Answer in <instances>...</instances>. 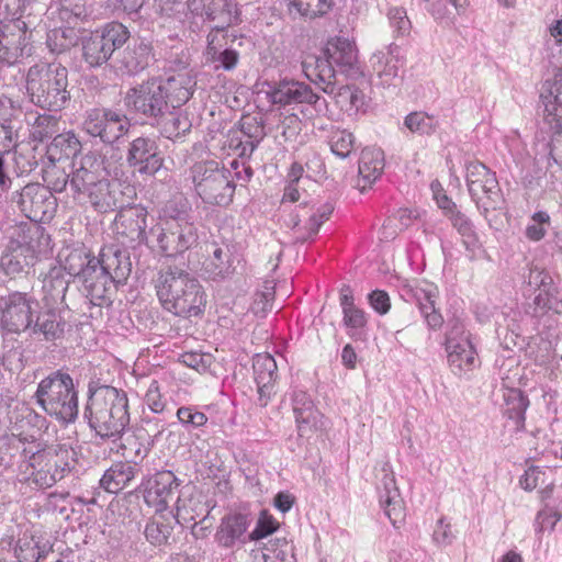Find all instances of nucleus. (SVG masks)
<instances>
[{
  "instance_id": "nucleus-1",
  "label": "nucleus",
  "mask_w": 562,
  "mask_h": 562,
  "mask_svg": "<svg viewBox=\"0 0 562 562\" xmlns=\"http://www.w3.org/2000/svg\"><path fill=\"white\" fill-rule=\"evenodd\" d=\"M89 427L102 439L121 438L130 424L126 392L110 385L92 389L85 407Z\"/></svg>"
},
{
  "instance_id": "nucleus-2",
  "label": "nucleus",
  "mask_w": 562,
  "mask_h": 562,
  "mask_svg": "<svg viewBox=\"0 0 562 562\" xmlns=\"http://www.w3.org/2000/svg\"><path fill=\"white\" fill-rule=\"evenodd\" d=\"M25 92L36 106L57 112L70 101L68 70L61 64L40 61L25 74Z\"/></svg>"
},
{
  "instance_id": "nucleus-3",
  "label": "nucleus",
  "mask_w": 562,
  "mask_h": 562,
  "mask_svg": "<svg viewBox=\"0 0 562 562\" xmlns=\"http://www.w3.org/2000/svg\"><path fill=\"white\" fill-rule=\"evenodd\" d=\"M155 288L165 310L175 315L196 316L205 305V294L199 281L178 267L160 271Z\"/></svg>"
},
{
  "instance_id": "nucleus-4",
  "label": "nucleus",
  "mask_w": 562,
  "mask_h": 562,
  "mask_svg": "<svg viewBox=\"0 0 562 562\" xmlns=\"http://www.w3.org/2000/svg\"><path fill=\"white\" fill-rule=\"evenodd\" d=\"M467 187L477 211L495 231L504 226L505 199L496 173L480 161L467 165Z\"/></svg>"
},
{
  "instance_id": "nucleus-5",
  "label": "nucleus",
  "mask_w": 562,
  "mask_h": 562,
  "mask_svg": "<svg viewBox=\"0 0 562 562\" xmlns=\"http://www.w3.org/2000/svg\"><path fill=\"white\" fill-rule=\"evenodd\" d=\"M34 397L47 415L63 424L78 417V391L67 372L57 370L41 380Z\"/></svg>"
},
{
  "instance_id": "nucleus-6",
  "label": "nucleus",
  "mask_w": 562,
  "mask_h": 562,
  "mask_svg": "<svg viewBox=\"0 0 562 562\" xmlns=\"http://www.w3.org/2000/svg\"><path fill=\"white\" fill-rule=\"evenodd\" d=\"M196 194L203 202L226 206L234 196L235 184L231 171L214 160L199 161L190 169Z\"/></svg>"
},
{
  "instance_id": "nucleus-7",
  "label": "nucleus",
  "mask_w": 562,
  "mask_h": 562,
  "mask_svg": "<svg viewBox=\"0 0 562 562\" xmlns=\"http://www.w3.org/2000/svg\"><path fill=\"white\" fill-rule=\"evenodd\" d=\"M542 123L552 132L547 144L548 168L552 164L562 169V75L554 80H546L540 91Z\"/></svg>"
},
{
  "instance_id": "nucleus-8",
  "label": "nucleus",
  "mask_w": 562,
  "mask_h": 562,
  "mask_svg": "<svg viewBox=\"0 0 562 562\" xmlns=\"http://www.w3.org/2000/svg\"><path fill=\"white\" fill-rule=\"evenodd\" d=\"M75 451L66 446L33 453L30 457V467L33 469L30 480L40 488L53 486L75 468Z\"/></svg>"
},
{
  "instance_id": "nucleus-9",
  "label": "nucleus",
  "mask_w": 562,
  "mask_h": 562,
  "mask_svg": "<svg viewBox=\"0 0 562 562\" xmlns=\"http://www.w3.org/2000/svg\"><path fill=\"white\" fill-rule=\"evenodd\" d=\"M149 234L155 237L160 251L167 257L182 254L198 241L196 228L184 213L162 220L150 228Z\"/></svg>"
},
{
  "instance_id": "nucleus-10",
  "label": "nucleus",
  "mask_w": 562,
  "mask_h": 562,
  "mask_svg": "<svg viewBox=\"0 0 562 562\" xmlns=\"http://www.w3.org/2000/svg\"><path fill=\"white\" fill-rule=\"evenodd\" d=\"M130 38L125 25L119 22L105 24L102 29L92 32L82 41V56L91 67L106 63L113 53L121 48Z\"/></svg>"
},
{
  "instance_id": "nucleus-11",
  "label": "nucleus",
  "mask_w": 562,
  "mask_h": 562,
  "mask_svg": "<svg viewBox=\"0 0 562 562\" xmlns=\"http://www.w3.org/2000/svg\"><path fill=\"white\" fill-rule=\"evenodd\" d=\"M40 302L26 292L14 291L0 296V324L9 333H29L35 322Z\"/></svg>"
},
{
  "instance_id": "nucleus-12",
  "label": "nucleus",
  "mask_w": 562,
  "mask_h": 562,
  "mask_svg": "<svg viewBox=\"0 0 562 562\" xmlns=\"http://www.w3.org/2000/svg\"><path fill=\"white\" fill-rule=\"evenodd\" d=\"M446 351L449 369L456 376H464L480 364L470 334L458 321L446 334Z\"/></svg>"
},
{
  "instance_id": "nucleus-13",
  "label": "nucleus",
  "mask_w": 562,
  "mask_h": 562,
  "mask_svg": "<svg viewBox=\"0 0 562 562\" xmlns=\"http://www.w3.org/2000/svg\"><path fill=\"white\" fill-rule=\"evenodd\" d=\"M124 104L128 111L135 114L158 120L168 110L161 80L151 79L131 88L124 97Z\"/></svg>"
},
{
  "instance_id": "nucleus-14",
  "label": "nucleus",
  "mask_w": 562,
  "mask_h": 562,
  "mask_svg": "<svg viewBox=\"0 0 562 562\" xmlns=\"http://www.w3.org/2000/svg\"><path fill=\"white\" fill-rule=\"evenodd\" d=\"M131 127L126 115L110 109H93L87 113L83 130L93 137H100L104 144H114Z\"/></svg>"
},
{
  "instance_id": "nucleus-15",
  "label": "nucleus",
  "mask_w": 562,
  "mask_h": 562,
  "mask_svg": "<svg viewBox=\"0 0 562 562\" xmlns=\"http://www.w3.org/2000/svg\"><path fill=\"white\" fill-rule=\"evenodd\" d=\"M179 480L171 471H160L143 482L145 503L156 513L165 512L170 503L179 501Z\"/></svg>"
},
{
  "instance_id": "nucleus-16",
  "label": "nucleus",
  "mask_w": 562,
  "mask_h": 562,
  "mask_svg": "<svg viewBox=\"0 0 562 562\" xmlns=\"http://www.w3.org/2000/svg\"><path fill=\"white\" fill-rule=\"evenodd\" d=\"M72 173L70 177V188L77 199L109 177L104 159L97 153H88L72 162Z\"/></svg>"
},
{
  "instance_id": "nucleus-17",
  "label": "nucleus",
  "mask_w": 562,
  "mask_h": 562,
  "mask_svg": "<svg viewBox=\"0 0 562 562\" xmlns=\"http://www.w3.org/2000/svg\"><path fill=\"white\" fill-rule=\"evenodd\" d=\"M13 200L21 212L33 222H43L50 216L54 199L48 188L38 183H29L20 192H16Z\"/></svg>"
},
{
  "instance_id": "nucleus-18",
  "label": "nucleus",
  "mask_w": 562,
  "mask_h": 562,
  "mask_svg": "<svg viewBox=\"0 0 562 562\" xmlns=\"http://www.w3.org/2000/svg\"><path fill=\"white\" fill-rule=\"evenodd\" d=\"M114 220V231L122 243L142 244L147 239L148 212L140 205L119 207Z\"/></svg>"
},
{
  "instance_id": "nucleus-19",
  "label": "nucleus",
  "mask_w": 562,
  "mask_h": 562,
  "mask_svg": "<svg viewBox=\"0 0 562 562\" xmlns=\"http://www.w3.org/2000/svg\"><path fill=\"white\" fill-rule=\"evenodd\" d=\"M267 95L273 104L306 103L314 105L318 112L326 108V101L321 100L308 85L301 81L282 80Z\"/></svg>"
},
{
  "instance_id": "nucleus-20",
  "label": "nucleus",
  "mask_w": 562,
  "mask_h": 562,
  "mask_svg": "<svg viewBox=\"0 0 562 562\" xmlns=\"http://www.w3.org/2000/svg\"><path fill=\"white\" fill-rule=\"evenodd\" d=\"M126 161L140 175H155L162 166L158 145L149 137H137L130 143Z\"/></svg>"
},
{
  "instance_id": "nucleus-21",
  "label": "nucleus",
  "mask_w": 562,
  "mask_h": 562,
  "mask_svg": "<svg viewBox=\"0 0 562 562\" xmlns=\"http://www.w3.org/2000/svg\"><path fill=\"white\" fill-rule=\"evenodd\" d=\"M383 476L378 484V495L381 507L394 527L405 518V506L396 485L394 473L389 463L382 468Z\"/></svg>"
},
{
  "instance_id": "nucleus-22",
  "label": "nucleus",
  "mask_w": 562,
  "mask_h": 562,
  "mask_svg": "<svg viewBox=\"0 0 562 562\" xmlns=\"http://www.w3.org/2000/svg\"><path fill=\"white\" fill-rule=\"evenodd\" d=\"M265 136L261 119L247 115L240 121V130L229 134L227 144L239 157H250Z\"/></svg>"
},
{
  "instance_id": "nucleus-23",
  "label": "nucleus",
  "mask_w": 562,
  "mask_h": 562,
  "mask_svg": "<svg viewBox=\"0 0 562 562\" xmlns=\"http://www.w3.org/2000/svg\"><path fill=\"white\" fill-rule=\"evenodd\" d=\"M81 198L98 213H109L124 206L126 200L121 184L109 177L85 192Z\"/></svg>"
},
{
  "instance_id": "nucleus-24",
  "label": "nucleus",
  "mask_w": 562,
  "mask_h": 562,
  "mask_svg": "<svg viewBox=\"0 0 562 562\" xmlns=\"http://www.w3.org/2000/svg\"><path fill=\"white\" fill-rule=\"evenodd\" d=\"M26 23L20 18L0 23V64L12 65L25 45Z\"/></svg>"
},
{
  "instance_id": "nucleus-25",
  "label": "nucleus",
  "mask_w": 562,
  "mask_h": 562,
  "mask_svg": "<svg viewBox=\"0 0 562 562\" xmlns=\"http://www.w3.org/2000/svg\"><path fill=\"white\" fill-rule=\"evenodd\" d=\"M437 289L432 284L406 285L402 290L405 301L415 303L430 328H439L443 318L435 307Z\"/></svg>"
},
{
  "instance_id": "nucleus-26",
  "label": "nucleus",
  "mask_w": 562,
  "mask_h": 562,
  "mask_svg": "<svg viewBox=\"0 0 562 562\" xmlns=\"http://www.w3.org/2000/svg\"><path fill=\"white\" fill-rule=\"evenodd\" d=\"M250 518L246 514L233 513L225 515L214 535L217 544L225 549H232L236 543H246L245 535L250 526Z\"/></svg>"
},
{
  "instance_id": "nucleus-27",
  "label": "nucleus",
  "mask_w": 562,
  "mask_h": 562,
  "mask_svg": "<svg viewBox=\"0 0 562 562\" xmlns=\"http://www.w3.org/2000/svg\"><path fill=\"white\" fill-rule=\"evenodd\" d=\"M97 260L100 262L99 267L104 270L117 285L124 283L132 271L128 254L115 246L102 248Z\"/></svg>"
},
{
  "instance_id": "nucleus-28",
  "label": "nucleus",
  "mask_w": 562,
  "mask_h": 562,
  "mask_svg": "<svg viewBox=\"0 0 562 562\" xmlns=\"http://www.w3.org/2000/svg\"><path fill=\"white\" fill-rule=\"evenodd\" d=\"M99 263L98 260L93 261V266L86 269V274L80 280L87 292V296L90 297L91 302L95 305H101L111 290L117 285L115 281L99 267Z\"/></svg>"
},
{
  "instance_id": "nucleus-29",
  "label": "nucleus",
  "mask_w": 562,
  "mask_h": 562,
  "mask_svg": "<svg viewBox=\"0 0 562 562\" xmlns=\"http://www.w3.org/2000/svg\"><path fill=\"white\" fill-rule=\"evenodd\" d=\"M302 70L310 81L323 87L336 81V70L331 59L326 56L325 48L321 55L307 54L302 60Z\"/></svg>"
},
{
  "instance_id": "nucleus-30",
  "label": "nucleus",
  "mask_w": 562,
  "mask_h": 562,
  "mask_svg": "<svg viewBox=\"0 0 562 562\" xmlns=\"http://www.w3.org/2000/svg\"><path fill=\"white\" fill-rule=\"evenodd\" d=\"M326 56L341 72L353 75L358 71V57L355 45L347 38L336 37L327 43Z\"/></svg>"
},
{
  "instance_id": "nucleus-31",
  "label": "nucleus",
  "mask_w": 562,
  "mask_h": 562,
  "mask_svg": "<svg viewBox=\"0 0 562 562\" xmlns=\"http://www.w3.org/2000/svg\"><path fill=\"white\" fill-rule=\"evenodd\" d=\"M398 46L395 44L375 52L370 58L373 71L385 86L392 85L393 80L398 77Z\"/></svg>"
},
{
  "instance_id": "nucleus-32",
  "label": "nucleus",
  "mask_w": 562,
  "mask_h": 562,
  "mask_svg": "<svg viewBox=\"0 0 562 562\" xmlns=\"http://www.w3.org/2000/svg\"><path fill=\"white\" fill-rule=\"evenodd\" d=\"M161 86L168 101V109H179L192 97L195 81L188 74H177L161 81Z\"/></svg>"
},
{
  "instance_id": "nucleus-33",
  "label": "nucleus",
  "mask_w": 562,
  "mask_h": 562,
  "mask_svg": "<svg viewBox=\"0 0 562 562\" xmlns=\"http://www.w3.org/2000/svg\"><path fill=\"white\" fill-rule=\"evenodd\" d=\"M384 169V154L379 148H364L359 159L358 188L363 191L380 178Z\"/></svg>"
},
{
  "instance_id": "nucleus-34",
  "label": "nucleus",
  "mask_w": 562,
  "mask_h": 562,
  "mask_svg": "<svg viewBox=\"0 0 562 562\" xmlns=\"http://www.w3.org/2000/svg\"><path fill=\"white\" fill-rule=\"evenodd\" d=\"M340 306L342 310V322L349 336L360 337L367 326L366 313L356 306L352 291L349 285L340 290Z\"/></svg>"
},
{
  "instance_id": "nucleus-35",
  "label": "nucleus",
  "mask_w": 562,
  "mask_h": 562,
  "mask_svg": "<svg viewBox=\"0 0 562 562\" xmlns=\"http://www.w3.org/2000/svg\"><path fill=\"white\" fill-rule=\"evenodd\" d=\"M139 472L137 461L115 462L108 469L100 480L101 486L110 493H117L128 485Z\"/></svg>"
},
{
  "instance_id": "nucleus-36",
  "label": "nucleus",
  "mask_w": 562,
  "mask_h": 562,
  "mask_svg": "<svg viewBox=\"0 0 562 562\" xmlns=\"http://www.w3.org/2000/svg\"><path fill=\"white\" fill-rule=\"evenodd\" d=\"M65 325L63 317L55 311H41L40 307L29 334L31 336L42 335L45 340L55 341L64 337Z\"/></svg>"
},
{
  "instance_id": "nucleus-37",
  "label": "nucleus",
  "mask_w": 562,
  "mask_h": 562,
  "mask_svg": "<svg viewBox=\"0 0 562 562\" xmlns=\"http://www.w3.org/2000/svg\"><path fill=\"white\" fill-rule=\"evenodd\" d=\"M155 121L160 128L161 135L171 140L181 139L192 127L188 114L179 109H172V111L168 109L166 114H162Z\"/></svg>"
},
{
  "instance_id": "nucleus-38",
  "label": "nucleus",
  "mask_w": 562,
  "mask_h": 562,
  "mask_svg": "<svg viewBox=\"0 0 562 562\" xmlns=\"http://www.w3.org/2000/svg\"><path fill=\"white\" fill-rule=\"evenodd\" d=\"M323 91L333 95L340 110L348 114L357 113L364 104V95L356 86L337 87L335 81L330 86L323 87Z\"/></svg>"
},
{
  "instance_id": "nucleus-39",
  "label": "nucleus",
  "mask_w": 562,
  "mask_h": 562,
  "mask_svg": "<svg viewBox=\"0 0 562 562\" xmlns=\"http://www.w3.org/2000/svg\"><path fill=\"white\" fill-rule=\"evenodd\" d=\"M234 271L228 247L214 246L212 255L204 263V272L213 280L225 279Z\"/></svg>"
},
{
  "instance_id": "nucleus-40",
  "label": "nucleus",
  "mask_w": 562,
  "mask_h": 562,
  "mask_svg": "<svg viewBox=\"0 0 562 562\" xmlns=\"http://www.w3.org/2000/svg\"><path fill=\"white\" fill-rule=\"evenodd\" d=\"M204 14L207 20L217 22L215 25L217 31H224L237 20L235 4L232 0H211L204 8Z\"/></svg>"
},
{
  "instance_id": "nucleus-41",
  "label": "nucleus",
  "mask_w": 562,
  "mask_h": 562,
  "mask_svg": "<svg viewBox=\"0 0 562 562\" xmlns=\"http://www.w3.org/2000/svg\"><path fill=\"white\" fill-rule=\"evenodd\" d=\"M97 257H93L85 247H76L68 250L64 259V269L72 277L81 280L86 274V269L93 266Z\"/></svg>"
},
{
  "instance_id": "nucleus-42",
  "label": "nucleus",
  "mask_w": 562,
  "mask_h": 562,
  "mask_svg": "<svg viewBox=\"0 0 562 562\" xmlns=\"http://www.w3.org/2000/svg\"><path fill=\"white\" fill-rule=\"evenodd\" d=\"M205 60L207 64L213 65L214 70L232 71L239 61V53L233 48L221 50L212 42H209L205 50Z\"/></svg>"
},
{
  "instance_id": "nucleus-43",
  "label": "nucleus",
  "mask_w": 562,
  "mask_h": 562,
  "mask_svg": "<svg viewBox=\"0 0 562 562\" xmlns=\"http://www.w3.org/2000/svg\"><path fill=\"white\" fill-rule=\"evenodd\" d=\"M172 530L173 526L171 521L160 516L147 522L144 533L147 541H149L153 546L161 547L169 544Z\"/></svg>"
},
{
  "instance_id": "nucleus-44",
  "label": "nucleus",
  "mask_w": 562,
  "mask_h": 562,
  "mask_svg": "<svg viewBox=\"0 0 562 562\" xmlns=\"http://www.w3.org/2000/svg\"><path fill=\"white\" fill-rule=\"evenodd\" d=\"M256 383H274L278 378V367L270 353H257L252 360Z\"/></svg>"
},
{
  "instance_id": "nucleus-45",
  "label": "nucleus",
  "mask_w": 562,
  "mask_h": 562,
  "mask_svg": "<svg viewBox=\"0 0 562 562\" xmlns=\"http://www.w3.org/2000/svg\"><path fill=\"white\" fill-rule=\"evenodd\" d=\"M290 12L314 19L324 15L331 8L333 0H285Z\"/></svg>"
},
{
  "instance_id": "nucleus-46",
  "label": "nucleus",
  "mask_w": 562,
  "mask_h": 562,
  "mask_svg": "<svg viewBox=\"0 0 562 562\" xmlns=\"http://www.w3.org/2000/svg\"><path fill=\"white\" fill-rule=\"evenodd\" d=\"M404 126L413 134L431 135L438 127V121L423 111H415L404 119Z\"/></svg>"
},
{
  "instance_id": "nucleus-47",
  "label": "nucleus",
  "mask_w": 562,
  "mask_h": 562,
  "mask_svg": "<svg viewBox=\"0 0 562 562\" xmlns=\"http://www.w3.org/2000/svg\"><path fill=\"white\" fill-rule=\"evenodd\" d=\"M321 412L314 406L301 408L295 416L297 431L301 437L307 436L313 431L323 429L324 420Z\"/></svg>"
},
{
  "instance_id": "nucleus-48",
  "label": "nucleus",
  "mask_w": 562,
  "mask_h": 562,
  "mask_svg": "<svg viewBox=\"0 0 562 562\" xmlns=\"http://www.w3.org/2000/svg\"><path fill=\"white\" fill-rule=\"evenodd\" d=\"M10 422L14 424L13 429L21 434L26 426L36 427L44 422V418L29 405L21 404L11 412Z\"/></svg>"
},
{
  "instance_id": "nucleus-49",
  "label": "nucleus",
  "mask_w": 562,
  "mask_h": 562,
  "mask_svg": "<svg viewBox=\"0 0 562 562\" xmlns=\"http://www.w3.org/2000/svg\"><path fill=\"white\" fill-rule=\"evenodd\" d=\"M528 398L520 391H512L507 397L506 414L515 422L516 428L521 429L525 423V414L528 407Z\"/></svg>"
},
{
  "instance_id": "nucleus-50",
  "label": "nucleus",
  "mask_w": 562,
  "mask_h": 562,
  "mask_svg": "<svg viewBox=\"0 0 562 562\" xmlns=\"http://www.w3.org/2000/svg\"><path fill=\"white\" fill-rule=\"evenodd\" d=\"M77 43L74 29H54L47 35V45L53 53H63Z\"/></svg>"
},
{
  "instance_id": "nucleus-51",
  "label": "nucleus",
  "mask_w": 562,
  "mask_h": 562,
  "mask_svg": "<svg viewBox=\"0 0 562 562\" xmlns=\"http://www.w3.org/2000/svg\"><path fill=\"white\" fill-rule=\"evenodd\" d=\"M273 299L274 283L273 281H265L262 289L255 293L254 301L250 306L251 312L259 317H265L272 308Z\"/></svg>"
},
{
  "instance_id": "nucleus-52",
  "label": "nucleus",
  "mask_w": 562,
  "mask_h": 562,
  "mask_svg": "<svg viewBox=\"0 0 562 562\" xmlns=\"http://www.w3.org/2000/svg\"><path fill=\"white\" fill-rule=\"evenodd\" d=\"M452 226L464 238L467 247L476 243V234L472 221L457 207L447 213Z\"/></svg>"
},
{
  "instance_id": "nucleus-53",
  "label": "nucleus",
  "mask_w": 562,
  "mask_h": 562,
  "mask_svg": "<svg viewBox=\"0 0 562 562\" xmlns=\"http://www.w3.org/2000/svg\"><path fill=\"white\" fill-rule=\"evenodd\" d=\"M356 138L352 133L346 130L333 131L329 137L331 151L340 157H348L355 149Z\"/></svg>"
},
{
  "instance_id": "nucleus-54",
  "label": "nucleus",
  "mask_w": 562,
  "mask_h": 562,
  "mask_svg": "<svg viewBox=\"0 0 562 562\" xmlns=\"http://www.w3.org/2000/svg\"><path fill=\"white\" fill-rule=\"evenodd\" d=\"M160 12L166 15H172L183 12L186 9L192 13L202 14L201 7L196 0H155Z\"/></svg>"
},
{
  "instance_id": "nucleus-55",
  "label": "nucleus",
  "mask_w": 562,
  "mask_h": 562,
  "mask_svg": "<svg viewBox=\"0 0 562 562\" xmlns=\"http://www.w3.org/2000/svg\"><path fill=\"white\" fill-rule=\"evenodd\" d=\"M41 543L32 538H21L15 548L20 562H37L41 559Z\"/></svg>"
},
{
  "instance_id": "nucleus-56",
  "label": "nucleus",
  "mask_w": 562,
  "mask_h": 562,
  "mask_svg": "<svg viewBox=\"0 0 562 562\" xmlns=\"http://www.w3.org/2000/svg\"><path fill=\"white\" fill-rule=\"evenodd\" d=\"M288 541L285 538H276L265 544L262 549L263 562H285Z\"/></svg>"
},
{
  "instance_id": "nucleus-57",
  "label": "nucleus",
  "mask_w": 562,
  "mask_h": 562,
  "mask_svg": "<svg viewBox=\"0 0 562 562\" xmlns=\"http://www.w3.org/2000/svg\"><path fill=\"white\" fill-rule=\"evenodd\" d=\"M387 18L395 36H406L411 33L412 23L404 8H391Z\"/></svg>"
},
{
  "instance_id": "nucleus-58",
  "label": "nucleus",
  "mask_w": 562,
  "mask_h": 562,
  "mask_svg": "<svg viewBox=\"0 0 562 562\" xmlns=\"http://www.w3.org/2000/svg\"><path fill=\"white\" fill-rule=\"evenodd\" d=\"M333 211L334 206L330 203H326L319 206L313 214H311L306 223V229L308 232V235L306 237H303L302 241H305L308 238L316 235L322 224L329 218Z\"/></svg>"
},
{
  "instance_id": "nucleus-59",
  "label": "nucleus",
  "mask_w": 562,
  "mask_h": 562,
  "mask_svg": "<svg viewBox=\"0 0 562 562\" xmlns=\"http://www.w3.org/2000/svg\"><path fill=\"white\" fill-rule=\"evenodd\" d=\"M180 361L200 373L206 372L212 363L213 357L210 353L184 352L180 356Z\"/></svg>"
},
{
  "instance_id": "nucleus-60",
  "label": "nucleus",
  "mask_w": 562,
  "mask_h": 562,
  "mask_svg": "<svg viewBox=\"0 0 562 562\" xmlns=\"http://www.w3.org/2000/svg\"><path fill=\"white\" fill-rule=\"evenodd\" d=\"M52 147L60 148L65 151V155L69 157L70 155H76L80 150L81 144L75 133L68 132L55 136Z\"/></svg>"
},
{
  "instance_id": "nucleus-61",
  "label": "nucleus",
  "mask_w": 562,
  "mask_h": 562,
  "mask_svg": "<svg viewBox=\"0 0 562 562\" xmlns=\"http://www.w3.org/2000/svg\"><path fill=\"white\" fill-rule=\"evenodd\" d=\"M177 417L183 426H191L193 428L202 427L207 422L204 413L187 406L178 408Z\"/></svg>"
},
{
  "instance_id": "nucleus-62",
  "label": "nucleus",
  "mask_w": 562,
  "mask_h": 562,
  "mask_svg": "<svg viewBox=\"0 0 562 562\" xmlns=\"http://www.w3.org/2000/svg\"><path fill=\"white\" fill-rule=\"evenodd\" d=\"M535 305L542 312H547L550 310H555L558 306V297H557V289L552 284L550 286H546L539 290V293L536 295Z\"/></svg>"
},
{
  "instance_id": "nucleus-63",
  "label": "nucleus",
  "mask_w": 562,
  "mask_h": 562,
  "mask_svg": "<svg viewBox=\"0 0 562 562\" xmlns=\"http://www.w3.org/2000/svg\"><path fill=\"white\" fill-rule=\"evenodd\" d=\"M144 400L149 409L154 413H162L166 407V401L160 393V387L156 380L150 382Z\"/></svg>"
},
{
  "instance_id": "nucleus-64",
  "label": "nucleus",
  "mask_w": 562,
  "mask_h": 562,
  "mask_svg": "<svg viewBox=\"0 0 562 562\" xmlns=\"http://www.w3.org/2000/svg\"><path fill=\"white\" fill-rule=\"evenodd\" d=\"M278 527V524L272 519V517L267 515H261L257 521L255 529L248 535V540L257 541L268 537L273 533Z\"/></svg>"
}]
</instances>
